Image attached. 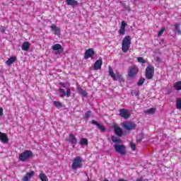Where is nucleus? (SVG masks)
<instances>
[{
    "label": "nucleus",
    "mask_w": 181,
    "mask_h": 181,
    "mask_svg": "<svg viewBox=\"0 0 181 181\" xmlns=\"http://www.w3.org/2000/svg\"><path fill=\"white\" fill-rule=\"evenodd\" d=\"M33 156V152L32 151L25 150L19 154L18 160H21V162H26L28 159H30Z\"/></svg>",
    "instance_id": "obj_1"
},
{
    "label": "nucleus",
    "mask_w": 181,
    "mask_h": 181,
    "mask_svg": "<svg viewBox=\"0 0 181 181\" xmlns=\"http://www.w3.org/2000/svg\"><path fill=\"white\" fill-rule=\"evenodd\" d=\"M129 46H131V36H126L122 41V50L124 53H127L129 50Z\"/></svg>",
    "instance_id": "obj_2"
},
{
    "label": "nucleus",
    "mask_w": 181,
    "mask_h": 181,
    "mask_svg": "<svg viewBox=\"0 0 181 181\" xmlns=\"http://www.w3.org/2000/svg\"><path fill=\"white\" fill-rule=\"evenodd\" d=\"M155 74V67L148 64V66L146 69L145 76L147 80H152L153 78V75Z\"/></svg>",
    "instance_id": "obj_3"
},
{
    "label": "nucleus",
    "mask_w": 181,
    "mask_h": 181,
    "mask_svg": "<svg viewBox=\"0 0 181 181\" xmlns=\"http://www.w3.org/2000/svg\"><path fill=\"white\" fill-rule=\"evenodd\" d=\"M81 168H83V160L78 156L73 160L71 168L73 170H77V169H80Z\"/></svg>",
    "instance_id": "obj_4"
},
{
    "label": "nucleus",
    "mask_w": 181,
    "mask_h": 181,
    "mask_svg": "<svg viewBox=\"0 0 181 181\" xmlns=\"http://www.w3.org/2000/svg\"><path fill=\"white\" fill-rule=\"evenodd\" d=\"M115 152L117 153H119L122 156H125V153H127V147H125L124 145L122 144H116L114 146Z\"/></svg>",
    "instance_id": "obj_5"
},
{
    "label": "nucleus",
    "mask_w": 181,
    "mask_h": 181,
    "mask_svg": "<svg viewBox=\"0 0 181 181\" xmlns=\"http://www.w3.org/2000/svg\"><path fill=\"white\" fill-rule=\"evenodd\" d=\"M138 67L137 66H129L128 76L129 78H135L138 74Z\"/></svg>",
    "instance_id": "obj_6"
},
{
    "label": "nucleus",
    "mask_w": 181,
    "mask_h": 181,
    "mask_svg": "<svg viewBox=\"0 0 181 181\" xmlns=\"http://www.w3.org/2000/svg\"><path fill=\"white\" fill-rule=\"evenodd\" d=\"M119 112V115L122 117V118H124V119H128V118L131 117V113L128 109H120Z\"/></svg>",
    "instance_id": "obj_7"
},
{
    "label": "nucleus",
    "mask_w": 181,
    "mask_h": 181,
    "mask_svg": "<svg viewBox=\"0 0 181 181\" xmlns=\"http://www.w3.org/2000/svg\"><path fill=\"white\" fill-rule=\"evenodd\" d=\"M52 50L55 52V54H62L64 52V48L60 44H55L52 47Z\"/></svg>",
    "instance_id": "obj_8"
},
{
    "label": "nucleus",
    "mask_w": 181,
    "mask_h": 181,
    "mask_svg": "<svg viewBox=\"0 0 181 181\" xmlns=\"http://www.w3.org/2000/svg\"><path fill=\"white\" fill-rule=\"evenodd\" d=\"M95 54V52H94V49L93 48H89L86 50L84 54V59L85 60H87V59H90L92 56H94Z\"/></svg>",
    "instance_id": "obj_9"
},
{
    "label": "nucleus",
    "mask_w": 181,
    "mask_h": 181,
    "mask_svg": "<svg viewBox=\"0 0 181 181\" xmlns=\"http://www.w3.org/2000/svg\"><path fill=\"white\" fill-rule=\"evenodd\" d=\"M65 140L71 145H77V139L73 134H70L69 138L65 139Z\"/></svg>",
    "instance_id": "obj_10"
},
{
    "label": "nucleus",
    "mask_w": 181,
    "mask_h": 181,
    "mask_svg": "<svg viewBox=\"0 0 181 181\" xmlns=\"http://www.w3.org/2000/svg\"><path fill=\"white\" fill-rule=\"evenodd\" d=\"M124 128L127 129V131H133L136 128V124L132 122H129L124 124Z\"/></svg>",
    "instance_id": "obj_11"
},
{
    "label": "nucleus",
    "mask_w": 181,
    "mask_h": 181,
    "mask_svg": "<svg viewBox=\"0 0 181 181\" xmlns=\"http://www.w3.org/2000/svg\"><path fill=\"white\" fill-rule=\"evenodd\" d=\"M0 141L3 144H8V142H9V139H8L6 134L0 132Z\"/></svg>",
    "instance_id": "obj_12"
},
{
    "label": "nucleus",
    "mask_w": 181,
    "mask_h": 181,
    "mask_svg": "<svg viewBox=\"0 0 181 181\" xmlns=\"http://www.w3.org/2000/svg\"><path fill=\"white\" fill-rule=\"evenodd\" d=\"M35 176V171H30V173H27L23 177V181H30L31 177Z\"/></svg>",
    "instance_id": "obj_13"
},
{
    "label": "nucleus",
    "mask_w": 181,
    "mask_h": 181,
    "mask_svg": "<svg viewBox=\"0 0 181 181\" xmlns=\"http://www.w3.org/2000/svg\"><path fill=\"white\" fill-rule=\"evenodd\" d=\"M101 66H103V59H99L95 62L93 65V70H100V69H101Z\"/></svg>",
    "instance_id": "obj_14"
},
{
    "label": "nucleus",
    "mask_w": 181,
    "mask_h": 181,
    "mask_svg": "<svg viewBox=\"0 0 181 181\" xmlns=\"http://www.w3.org/2000/svg\"><path fill=\"white\" fill-rule=\"evenodd\" d=\"M91 124H93V125H96L98 129H100L102 132H105V127L101 125V124L98 123V122L95 120H92Z\"/></svg>",
    "instance_id": "obj_15"
},
{
    "label": "nucleus",
    "mask_w": 181,
    "mask_h": 181,
    "mask_svg": "<svg viewBox=\"0 0 181 181\" xmlns=\"http://www.w3.org/2000/svg\"><path fill=\"white\" fill-rule=\"evenodd\" d=\"M115 134L121 137L122 135H124V131H122V129L119 127L115 126L114 128Z\"/></svg>",
    "instance_id": "obj_16"
},
{
    "label": "nucleus",
    "mask_w": 181,
    "mask_h": 181,
    "mask_svg": "<svg viewBox=\"0 0 181 181\" xmlns=\"http://www.w3.org/2000/svg\"><path fill=\"white\" fill-rule=\"evenodd\" d=\"M125 26H127V23H125V21H122L120 29L119 30V35H125Z\"/></svg>",
    "instance_id": "obj_17"
},
{
    "label": "nucleus",
    "mask_w": 181,
    "mask_h": 181,
    "mask_svg": "<svg viewBox=\"0 0 181 181\" xmlns=\"http://www.w3.org/2000/svg\"><path fill=\"white\" fill-rule=\"evenodd\" d=\"M50 28H51V30H52V32H54V35L59 36L60 28L59 27H57L56 25L52 24Z\"/></svg>",
    "instance_id": "obj_18"
},
{
    "label": "nucleus",
    "mask_w": 181,
    "mask_h": 181,
    "mask_svg": "<svg viewBox=\"0 0 181 181\" xmlns=\"http://www.w3.org/2000/svg\"><path fill=\"white\" fill-rule=\"evenodd\" d=\"M21 49L25 52H28L30 49V43L29 42H24L21 46Z\"/></svg>",
    "instance_id": "obj_19"
},
{
    "label": "nucleus",
    "mask_w": 181,
    "mask_h": 181,
    "mask_svg": "<svg viewBox=\"0 0 181 181\" xmlns=\"http://www.w3.org/2000/svg\"><path fill=\"white\" fill-rule=\"evenodd\" d=\"M109 76H110L113 81H117V76L114 74V71L112 70V68H111V66H109Z\"/></svg>",
    "instance_id": "obj_20"
},
{
    "label": "nucleus",
    "mask_w": 181,
    "mask_h": 181,
    "mask_svg": "<svg viewBox=\"0 0 181 181\" xmlns=\"http://www.w3.org/2000/svg\"><path fill=\"white\" fill-rule=\"evenodd\" d=\"M15 62H16V57H11L6 62V64H7V66H12V64H13V63H15Z\"/></svg>",
    "instance_id": "obj_21"
},
{
    "label": "nucleus",
    "mask_w": 181,
    "mask_h": 181,
    "mask_svg": "<svg viewBox=\"0 0 181 181\" xmlns=\"http://www.w3.org/2000/svg\"><path fill=\"white\" fill-rule=\"evenodd\" d=\"M66 5L70 6H77L78 5V2L76 0H66Z\"/></svg>",
    "instance_id": "obj_22"
},
{
    "label": "nucleus",
    "mask_w": 181,
    "mask_h": 181,
    "mask_svg": "<svg viewBox=\"0 0 181 181\" xmlns=\"http://www.w3.org/2000/svg\"><path fill=\"white\" fill-rule=\"evenodd\" d=\"M77 90L78 92L81 94V95H83V97H87V92L86 90H84L81 86H77Z\"/></svg>",
    "instance_id": "obj_23"
},
{
    "label": "nucleus",
    "mask_w": 181,
    "mask_h": 181,
    "mask_svg": "<svg viewBox=\"0 0 181 181\" xmlns=\"http://www.w3.org/2000/svg\"><path fill=\"white\" fill-rule=\"evenodd\" d=\"M111 140L114 144H121V142H122V140H121V139H119L115 136H112Z\"/></svg>",
    "instance_id": "obj_24"
},
{
    "label": "nucleus",
    "mask_w": 181,
    "mask_h": 181,
    "mask_svg": "<svg viewBox=\"0 0 181 181\" xmlns=\"http://www.w3.org/2000/svg\"><path fill=\"white\" fill-rule=\"evenodd\" d=\"M39 178L41 181H49V179L47 178V175L43 173H40L39 175Z\"/></svg>",
    "instance_id": "obj_25"
},
{
    "label": "nucleus",
    "mask_w": 181,
    "mask_h": 181,
    "mask_svg": "<svg viewBox=\"0 0 181 181\" xmlns=\"http://www.w3.org/2000/svg\"><path fill=\"white\" fill-rule=\"evenodd\" d=\"M175 30L177 33L178 35L181 34V30H180V23H175L174 25Z\"/></svg>",
    "instance_id": "obj_26"
},
{
    "label": "nucleus",
    "mask_w": 181,
    "mask_h": 181,
    "mask_svg": "<svg viewBox=\"0 0 181 181\" xmlns=\"http://www.w3.org/2000/svg\"><path fill=\"white\" fill-rule=\"evenodd\" d=\"M175 104L177 110H181V98H177Z\"/></svg>",
    "instance_id": "obj_27"
},
{
    "label": "nucleus",
    "mask_w": 181,
    "mask_h": 181,
    "mask_svg": "<svg viewBox=\"0 0 181 181\" xmlns=\"http://www.w3.org/2000/svg\"><path fill=\"white\" fill-rule=\"evenodd\" d=\"M144 136H145V134L142 132L138 134L136 137L137 142H141L142 139H144Z\"/></svg>",
    "instance_id": "obj_28"
},
{
    "label": "nucleus",
    "mask_w": 181,
    "mask_h": 181,
    "mask_svg": "<svg viewBox=\"0 0 181 181\" xmlns=\"http://www.w3.org/2000/svg\"><path fill=\"white\" fill-rule=\"evenodd\" d=\"M174 87H175V90H177V91L181 90V81H177L175 83Z\"/></svg>",
    "instance_id": "obj_29"
},
{
    "label": "nucleus",
    "mask_w": 181,
    "mask_h": 181,
    "mask_svg": "<svg viewBox=\"0 0 181 181\" xmlns=\"http://www.w3.org/2000/svg\"><path fill=\"white\" fill-rule=\"evenodd\" d=\"M79 144L80 145H85L86 146H87V145H88V140L86 138H83L81 139Z\"/></svg>",
    "instance_id": "obj_30"
},
{
    "label": "nucleus",
    "mask_w": 181,
    "mask_h": 181,
    "mask_svg": "<svg viewBox=\"0 0 181 181\" xmlns=\"http://www.w3.org/2000/svg\"><path fill=\"white\" fill-rule=\"evenodd\" d=\"M53 104L57 108H62L63 107V104L59 101H54Z\"/></svg>",
    "instance_id": "obj_31"
},
{
    "label": "nucleus",
    "mask_w": 181,
    "mask_h": 181,
    "mask_svg": "<svg viewBox=\"0 0 181 181\" xmlns=\"http://www.w3.org/2000/svg\"><path fill=\"white\" fill-rule=\"evenodd\" d=\"M90 117H91V110H88L85 115H83V118L85 119H88V118H90Z\"/></svg>",
    "instance_id": "obj_32"
},
{
    "label": "nucleus",
    "mask_w": 181,
    "mask_h": 181,
    "mask_svg": "<svg viewBox=\"0 0 181 181\" xmlns=\"http://www.w3.org/2000/svg\"><path fill=\"white\" fill-rule=\"evenodd\" d=\"M59 93L61 94L59 95V97L63 98V97H64L66 95V90H64V88H59Z\"/></svg>",
    "instance_id": "obj_33"
},
{
    "label": "nucleus",
    "mask_w": 181,
    "mask_h": 181,
    "mask_svg": "<svg viewBox=\"0 0 181 181\" xmlns=\"http://www.w3.org/2000/svg\"><path fill=\"white\" fill-rule=\"evenodd\" d=\"M156 109L151 107L146 111V114H155Z\"/></svg>",
    "instance_id": "obj_34"
},
{
    "label": "nucleus",
    "mask_w": 181,
    "mask_h": 181,
    "mask_svg": "<svg viewBox=\"0 0 181 181\" xmlns=\"http://www.w3.org/2000/svg\"><path fill=\"white\" fill-rule=\"evenodd\" d=\"M144 83H145V78H141L137 82V85H138L139 87H141V86H143Z\"/></svg>",
    "instance_id": "obj_35"
},
{
    "label": "nucleus",
    "mask_w": 181,
    "mask_h": 181,
    "mask_svg": "<svg viewBox=\"0 0 181 181\" xmlns=\"http://www.w3.org/2000/svg\"><path fill=\"white\" fill-rule=\"evenodd\" d=\"M137 60L139 63H142L143 64H145L146 63H148V61L145 60L144 57H138Z\"/></svg>",
    "instance_id": "obj_36"
},
{
    "label": "nucleus",
    "mask_w": 181,
    "mask_h": 181,
    "mask_svg": "<svg viewBox=\"0 0 181 181\" xmlns=\"http://www.w3.org/2000/svg\"><path fill=\"white\" fill-rule=\"evenodd\" d=\"M117 77L119 83H122V81H124V77H122V75L117 74Z\"/></svg>",
    "instance_id": "obj_37"
},
{
    "label": "nucleus",
    "mask_w": 181,
    "mask_h": 181,
    "mask_svg": "<svg viewBox=\"0 0 181 181\" xmlns=\"http://www.w3.org/2000/svg\"><path fill=\"white\" fill-rule=\"evenodd\" d=\"M164 32H165V28H161L160 30L158 31V37H160V36H162V35H163Z\"/></svg>",
    "instance_id": "obj_38"
},
{
    "label": "nucleus",
    "mask_w": 181,
    "mask_h": 181,
    "mask_svg": "<svg viewBox=\"0 0 181 181\" xmlns=\"http://www.w3.org/2000/svg\"><path fill=\"white\" fill-rule=\"evenodd\" d=\"M131 94H132V95H136V97H138V95H139V91L136 92V91L132 90L131 91Z\"/></svg>",
    "instance_id": "obj_39"
},
{
    "label": "nucleus",
    "mask_w": 181,
    "mask_h": 181,
    "mask_svg": "<svg viewBox=\"0 0 181 181\" xmlns=\"http://www.w3.org/2000/svg\"><path fill=\"white\" fill-rule=\"evenodd\" d=\"M130 147L132 149V151H135L136 149V146L135 145V144L132 142L130 143Z\"/></svg>",
    "instance_id": "obj_40"
},
{
    "label": "nucleus",
    "mask_w": 181,
    "mask_h": 181,
    "mask_svg": "<svg viewBox=\"0 0 181 181\" xmlns=\"http://www.w3.org/2000/svg\"><path fill=\"white\" fill-rule=\"evenodd\" d=\"M66 97H70V95H71V90H70V88H68L66 90Z\"/></svg>",
    "instance_id": "obj_41"
},
{
    "label": "nucleus",
    "mask_w": 181,
    "mask_h": 181,
    "mask_svg": "<svg viewBox=\"0 0 181 181\" xmlns=\"http://www.w3.org/2000/svg\"><path fill=\"white\" fill-rule=\"evenodd\" d=\"M136 181H148V179H144V177H141L137 178Z\"/></svg>",
    "instance_id": "obj_42"
},
{
    "label": "nucleus",
    "mask_w": 181,
    "mask_h": 181,
    "mask_svg": "<svg viewBox=\"0 0 181 181\" xmlns=\"http://www.w3.org/2000/svg\"><path fill=\"white\" fill-rule=\"evenodd\" d=\"M124 9H126L127 11H129L131 9V8L128 6H127V4H124L123 5Z\"/></svg>",
    "instance_id": "obj_43"
},
{
    "label": "nucleus",
    "mask_w": 181,
    "mask_h": 181,
    "mask_svg": "<svg viewBox=\"0 0 181 181\" xmlns=\"http://www.w3.org/2000/svg\"><path fill=\"white\" fill-rule=\"evenodd\" d=\"M2 115H4V109L0 107V117H2Z\"/></svg>",
    "instance_id": "obj_44"
},
{
    "label": "nucleus",
    "mask_w": 181,
    "mask_h": 181,
    "mask_svg": "<svg viewBox=\"0 0 181 181\" xmlns=\"http://www.w3.org/2000/svg\"><path fill=\"white\" fill-rule=\"evenodd\" d=\"M5 30H6V28H0V32H1V33H5Z\"/></svg>",
    "instance_id": "obj_45"
},
{
    "label": "nucleus",
    "mask_w": 181,
    "mask_h": 181,
    "mask_svg": "<svg viewBox=\"0 0 181 181\" xmlns=\"http://www.w3.org/2000/svg\"><path fill=\"white\" fill-rule=\"evenodd\" d=\"M59 86H62V87H64V88H66V84L63 82H60Z\"/></svg>",
    "instance_id": "obj_46"
},
{
    "label": "nucleus",
    "mask_w": 181,
    "mask_h": 181,
    "mask_svg": "<svg viewBox=\"0 0 181 181\" xmlns=\"http://www.w3.org/2000/svg\"><path fill=\"white\" fill-rule=\"evenodd\" d=\"M156 62H160V58L159 57H156Z\"/></svg>",
    "instance_id": "obj_47"
},
{
    "label": "nucleus",
    "mask_w": 181,
    "mask_h": 181,
    "mask_svg": "<svg viewBox=\"0 0 181 181\" xmlns=\"http://www.w3.org/2000/svg\"><path fill=\"white\" fill-rule=\"evenodd\" d=\"M117 181H127V180H124V179H119Z\"/></svg>",
    "instance_id": "obj_48"
},
{
    "label": "nucleus",
    "mask_w": 181,
    "mask_h": 181,
    "mask_svg": "<svg viewBox=\"0 0 181 181\" xmlns=\"http://www.w3.org/2000/svg\"><path fill=\"white\" fill-rule=\"evenodd\" d=\"M139 0H133V2H138Z\"/></svg>",
    "instance_id": "obj_49"
},
{
    "label": "nucleus",
    "mask_w": 181,
    "mask_h": 181,
    "mask_svg": "<svg viewBox=\"0 0 181 181\" xmlns=\"http://www.w3.org/2000/svg\"><path fill=\"white\" fill-rule=\"evenodd\" d=\"M161 41L164 42V40H161Z\"/></svg>",
    "instance_id": "obj_50"
}]
</instances>
